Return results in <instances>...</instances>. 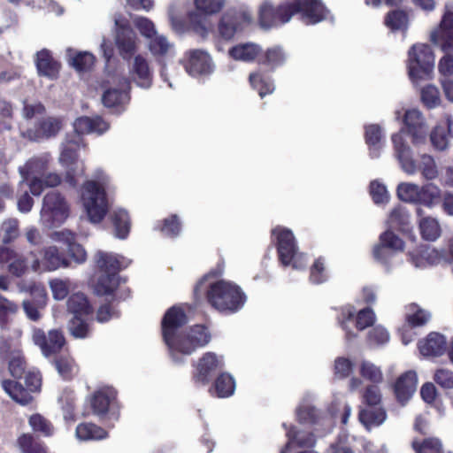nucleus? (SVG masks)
Instances as JSON below:
<instances>
[{
    "mask_svg": "<svg viewBox=\"0 0 453 453\" xmlns=\"http://www.w3.org/2000/svg\"><path fill=\"white\" fill-rule=\"evenodd\" d=\"M196 316V306L187 303L168 308L161 319V335L171 356L190 355L198 347V325L184 326Z\"/></svg>",
    "mask_w": 453,
    "mask_h": 453,
    "instance_id": "f257e3e1",
    "label": "nucleus"
},
{
    "mask_svg": "<svg viewBox=\"0 0 453 453\" xmlns=\"http://www.w3.org/2000/svg\"><path fill=\"white\" fill-rule=\"evenodd\" d=\"M327 10L321 0H289L275 8L270 1L259 7V23L264 28L277 27L288 22L299 14L307 25L316 24L326 18Z\"/></svg>",
    "mask_w": 453,
    "mask_h": 453,
    "instance_id": "f03ea898",
    "label": "nucleus"
},
{
    "mask_svg": "<svg viewBox=\"0 0 453 453\" xmlns=\"http://www.w3.org/2000/svg\"><path fill=\"white\" fill-rule=\"evenodd\" d=\"M395 156L401 168L408 174H414L418 170L426 180H434L438 176V169L434 157L428 154L420 156L418 166L412 157L410 146L404 141L402 133L392 135Z\"/></svg>",
    "mask_w": 453,
    "mask_h": 453,
    "instance_id": "7ed1b4c3",
    "label": "nucleus"
},
{
    "mask_svg": "<svg viewBox=\"0 0 453 453\" xmlns=\"http://www.w3.org/2000/svg\"><path fill=\"white\" fill-rule=\"evenodd\" d=\"M167 15L175 34L183 35L198 32V0H173Z\"/></svg>",
    "mask_w": 453,
    "mask_h": 453,
    "instance_id": "20e7f679",
    "label": "nucleus"
},
{
    "mask_svg": "<svg viewBox=\"0 0 453 453\" xmlns=\"http://www.w3.org/2000/svg\"><path fill=\"white\" fill-rule=\"evenodd\" d=\"M206 297L212 307L222 312H236L246 302V296L240 287L225 280L211 284Z\"/></svg>",
    "mask_w": 453,
    "mask_h": 453,
    "instance_id": "39448f33",
    "label": "nucleus"
},
{
    "mask_svg": "<svg viewBox=\"0 0 453 453\" xmlns=\"http://www.w3.org/2000/svg\"><path fill=\"white\" fill-rule=\"evenodd\" d=\"M81 200L92 223H100L109 211L105 187L97 180H88L81 187Z\"/></svg>",
    "mask_w": 453,
    "mask_h": 453,
    "instance_id": "423d86ee",
    "label": "nucleus"
},
{
    "mask_svg": "<svg viewBox=\"0 0 453 453\" xmlns=\"http://www.w3.org/2000/svg\"><path fill=\"white\" fill-rule=\"evenodd\" d=\"M82 143L81 136L66 140L59 157V162L65 168L64 180L72 188H76L78 177L85 174L84 163L79 160V150Z\"/></svg>",
    "mask_w": 453,
    "mask_h": 453,
    "instance_id": "0eeeda50",
    "label": "nucleus"
},
{
    "mask_svg": "<svg viewBox=\"0 0 453 453\" xmlns=\"http://www.w3.org/2000/svg\"><path fill=\"white\" fill-rule=\"evenodd\" d=\"M409 76L413 83L432 78L434 55L427 44H414L408 52Z\"/></svg>",
    "mask_w": 453,
    "mask_h": 453,
    "instance_id": "6e6552de",
    "label": "nucleus"
},
{
    "mask_svg": "<svg viewBox=\"0 0 453 453\" xmlns=\"http://www.w3.org/2000/svg\"><path fill=\"white\" fill-rule=\"evenodd\" d=\"M24 375L27 388H24L20 382L12 380H4L2 387L13 401L21 405H27L33 401L30 393L41 390L42 377L39 372L35 371H29Z\"/></svg>",
    "mask_w": 453,
    "mask_h": 453,
    "instance_id": "1a4fd4ad",
    "label": "nucleus"
},
{
    "mask_svg": "<svg viewBox=\"0 0 453 453\" xmlns=\"http://www.w3.org/2000/svg\"><path fill=\"white\" fill-rule=\"evenodd\" d=\"M138 37L129 21L121 17L115 19L114 43L120 58L129 62L138 50Z\"/></svg>",
    "mask_w": 453,
    "mask_h": 453,
    "instance_id": "9d476101",
    "label": "nucleus"
},
{
    "mask_svg": "<svg viewBox=\"0 0 453 453\" xmlns=\"http://www.w3.org/2000/svg\"><path fill=\"white\" fill-rule=\"evenodd\" d=\"M273 234H277L278 253L280 262L283 265H288L292 263L295 269H302L306 266V262H303V254H297L293 233L286 228L276 227L273 230Z\"/></svg>",
    "mask_w": 453,
    "mask_h": 453,
    "instance_id": "9b49d317",
    "label": "nucleus"
},
{
    "mask_svg": "<svg viewBox=\"0 0 453 453\" xmlns=\"http://www.w3.org/2000/svg\"><path fill=\"white\" fill-rule=\"evenodd\" d=\"M32 339L46 357L60 353L66 344L61 329H51L46 334L42 328L35 327L33 330Z\"/></svg>",
    "mask_w": 453,
    "mask_h": 453,
    "instance_id": "f8f14e48",
    "label": "nucleus"
},
{
    "mask_svg": "<svg viewBox=\"0 0 453 453\" xmlns=\"http://www.w3.org/2000/svg\"><path fill=\"white\" fill-rule=\"evenodd\" d=\"M252 17L250 12L242 8L240 10H230L226 12L219 25L220 35L228 40L231 39L236 31L242 29L243 25L251 22Z\"/></svg>",
    "mask_w": 453,
    "mask_h": 453,
    "instance_id": "ddd939ff",
    "label": "nucleus"
},
{
    "mask_svg": "<svg viewBox=\"0 0 453 453\" xmlns=\"http://www.w3.org/2000/svg\"><path fill=\"white\" fill-rule=\"evenodd\" d=\"M42 255V260L34 252H30L32 257L31 269L37 272L42 268L44 271H55L61 266L66 267L68 262L65 258L64 255L59 252L56 246H50L40 251Z\"/></svg>",
    "mask_w": 453,
    "mask_h": 453,
    "instance_id": "4468645a",
    "label": "nucleus"
},
{
    "mask_svg": "<svg viewBox=\"0 0 453 453\" xmlns=\"http://www.w3.org/2000/svg\"><path fill=\"white\" fill-rule=\"evenodd\" d=\"M62 127V118L49 116L40 119L34 128L27 129V134L31 141L37 142L57 136Z\"/></svg>",
    "mask_w": 453,
    "mask_h": 453,
    "instance_id": "2eb2a0df",
    "label": "nucleus"
},
{
    "mask_svg": "<svg viewBox=\"0 0 453 453\" xmlns=\"http://www.w3.org/2000/svg\"><path fill=\"white\" fill-rule=\"evenodd\" d=\"M117 391L111 387H104L96 390L89 398L93 414L103 419L109 412L110 407L117 401Z\"/></svg>",
    "mask_w": 453,
    "mask_h": 453,
    "instance_id": "dca6fc26",
    "label": "nucleus"
},
{
    "mask_svg": "<svg viewBox=\"0 0 453 453\" xmlns=\"http://www.w3.org/2000/svg\"><path fill=\"white\" fill-rule=\"evenodd\" d=\"M47 169V163L42 159L35 158L26 164V169L21 170L23 181H27L32 195L40 196L46 188L42 179L37 176L30 178L31 174H44Z\"/></svg>",
    "mask_w": 453,
    "mask_h": 453,
    "instance_id": "f3484780",
    "label": "nucleus"
},
{
    "mask_svg": "<svg viewBox=\"0 0 453 453\" xmlns=\"http://www.w3.org/2000/svg\"><path fill=\"white\" fill-rule=\"evenodd\" d=\"M430 40L443 51L453 50V12L444 13L439 27L431 33Z\"/></svg>",
    "mask_w": 453,
    "mask_h": 453,
    "instance_id": "a211bd4d",
    "label": "nucleus"
},
{
    "mask_svg": "<svg viewBox=\"0 0 453 453\" xmlns=\"http://www.w3.org/2000/svg\"><path fill=\"white\" fill-rule=\"evenodd\" d=\"M122 88H109L102 96L103 104L109 109H113L117 112L124 110L126 104L130 100L129 88L130 83L127 78H122Z\"/></svg>",
    "mask_w": 453,
    "mask_h": 453,
    "instance_id": "6ab92c4d",
    "label": "nucleus"
},
{
    "mask_svg": "<svg viewBox=\"0 0 453 453\" xmlns=\"http://www.w3.org/2000/svg\"><path fill=\"white\" fill-rule=\"evenodd\" d=\"M404 123L411 135L413 144L423 143L426 140L427 127L418 110L412 109L405 112Z\"/></svg>",
    "mask_w": 453,
    "mask_h": 453,
    "instance_id": "aec40b11",
    "label": "nucleus"
},
{
    "mask_svg": "<svg viewBox=\"0 0 453 453\" xmlns=\"http://www.w3.org/2000/svg\"><path fill=\"white\" fill-rule=\"evenodd\" d=\"M42 210L53 219L64 220L68 216V205L65 197L56 191L49 192L43 197Z\"/></svg>",
    "mask_w": 453,
    "mask_h": 453,
    "instance_id": "412c9836",
    "label": "nucleus"
},
{
    "mask_svg": "<svg viewBox=\"0 0 453 453\" xmlns=\"http://www.w3.org/2000/svg\"><path fill=\"white\" fill-rule=\"evenodd\" d=\"M35 65L40 76H45L50 80L58 77L61 65L49 50L43 49L36 53Z\"/></svg>",
    "mask_w": 453,
    "mask_h": 453,
    "instance_id": "4be33fe9",
    "label": "nucleus"
},
{
    "mask_svg": "<svg viewBox=\"0 0 453 453\" xmlns=\"http://www.w3.org/2000/svg\"><path fill=\"white\" fill-rule=\"evenodd\" d=\"M95 262L100 272L109 274H119L122 269L127 266L123 257L101 250L96 253Z\"/></svg>",
    "mask_w": 453,
    "mask_h": 453,
    "instance_id": "5701e85b",
    "label": "nucleus"
},
{
    "mask_svg": "<svg viewBox=\"0 0 453 453\" xmlns=\"http://www.w3.org/2000/svg\"><path fill=\"white\" fill-rule=\"evenodd\" d=\"M417 388V374L414 371H408L396 380L394 389L396 399L404 404L414 394Z\"/></svg>",
    "mask_w": 453,
    "mask_h": 453,
    "instance_id": "b1692460",
    "label": "nucleus"
},
{
    "mask_svg": "<svg viewBox=\"0 0 453 453\" xmlns=\"http://www.w3.org/2000/svg\"><path fill=\"white\" fill-rule=\"evenodd\" d=\"M380 243L373 250V256L379 261H386L389 257V252L387 249H391L395 251L403 250V242L396 234L391 231H386L380 236Z\"/></svg>",
    "mask_w": 453,
    "mask_h": 453,
    "instance_id": "393cba45",
    "label": "nucleus"
},
{
    "mask_svg": "<svg viewBox=\"0 0 453 453\" xmlns=\"http://www.w3.org/2000/svg\"><path fill=\"white\" fill-rule=\"evenodd\" d=\"M418 349L425 357H439L446 351L447 342L442 334L433 332L418 342Z\"/></svg>",
    "mask_w": 453,
    "mask_h": 453,
    "instance_id": "a878e982",
    "label": "nucleus"
},
{
    "mask_svg": "<svg viewBox=\"0 0 453 453\" xmlns=\"http://www.w3.org/2000/svg\"><path fill=\"white\" fill-rule=\"evenodd\" d=\"M132 73L135 75L136 83L143 88H149L152 84V73L147 59L142 55L134 57Z\"/></svg>",
    "mask_w": 453,
    "mask_h": 453,
    "instance_id": "bb28decb",
    "label": "nucleus"
},
{
    "mask_svg": "<svg viewBox=\"0 0 453 453\" xmlns=\"http://www.w3.org/2000/svg\"><path fill=\"white\" fill-rule=\"evenodd\" d=\"M417 214L420 218L418 226L421 236L426 241H435L441 235V226L436 219L423 217V210L417 209Z\"/></svg>",
    "mask_w": 453,
    "mask_h": 453,
    "instance_id": "cd10ccee",
    "label": "nucleus"
},
{
    "mask_svg": "<svg viewBox=\"0 0 453 453\" xmlns=\"http://www.w3.org/2000/svg\"><path fill=\"white\" fill-rule=\"evenodd\" d=\"M35 298L23 301V309L27 318L33 321L41 319L40 309L44 308L47 301V295L43 288L35 289Z\"/></svg>",
    "mask_w": 453,
    "mask_h": 453,
    "instance_id": "c85d7f7f",
    "label": "nucleus"
},
{
    "mask_svg": "<svg viewBox=\"0 0 453 453\" xmlns=\"http://www.w3.org/2000/svg\"><path fill=\"white\" fill-rule=\"evenodd\" d=\"M53 365L60 377L65 380H72L79 372V367L70 355H58L53 360Z\"/></svg>",
    "mask_w": 453,
    "mask_h": 453,
    "instance_id": "c756f323",
    "label": "nucleus"
},
{
    "mask_svg": "<svg viewBox=\"0 0 453 453\" xmlns=\"http://www.w3.org/2000/svg\"><path fill=\"white\" fill-rule=\"evenodd\" d=\"M75 434L81 441H94L106 438L108 432L94 423L83 422L77 426Z\"/></svg>",
    "mask_w": 453,
    "mask_h": 453,
    "instance_id": "7c9ffc66",
    "label": "nucleus"
},
{
    "mask_svg": "<svg viewBox=\"0 0 453 453\" xmlns=\"http://www.w3.org/2000/svg\"><path fill=\"white\" fill-rule=\"evenodd\" d=\"M119 285V274L103 273L97 280L95 291L98 296H111L115 300V291Z\"/></svg>",
    "mask_w": 453,
    "mask_h": 453,
    "instance_id": "2f4dec72",
    "label": "nucleus"
},
{
    "mask_svg": "<svg viewBox=\"0 0 453 453\" xmlns=\"http://www.w3.org/2000/svg\"><path fill=\"white\" fill-rule=\"evenodd\" d=\"M67 308L73 316H87L93 312V308L83 293L73 294L68 298Z\"/></svg>",
    "mask_w": 453,
    "mask_h": 453,
    "instance_id": "473e14b6",
    "label": "nucleus"
},
{
    "mask_svg": "<svg viewBox=\"0 0 453 453\" xmlns=\"http://www.w3.org/2000/svg\"><path fill=\"white\" fill-rule=\"evenodd\" d=\"M17 445L22 453H48L46 444L36 440L32 434L24 433L17 439Z\"/></svg>",
    "mask_w": 453,
    "mask_h": 453,
    "instance_id": "72a5a7b5",
    "label": "nucleus"
},
{
    "mask_svg": "<svg viewBox=\"0 0 453 453\" xmlns=\"http://www.w3.org/2000/svg\"><path fill=\"white\" fill-rule=\"evenodd\" d=\"M431 318V314L418 306L411 303L406 307L405 320L410 327L422 326L426 325Z\"/></svg>",
    "mask_w": 453,
    "mask_h": 453,
    "instance_id": "f704fd0d",
    "label": "nucleus"
},
{
    "mask_svg": "<svg viewBox=\"0 0 453 453\" xmlns=\"http://www.w3.org/2000/svg\"><path fill=\"white\" fill-rule=\"evenodd\" d=\"M223 361L221 357H217L213 352L205 353L200 358V380L207 381L208 376L217 369L222 367Z\"/></svg>",
    "mask_w": 453,
    "mask_h": 453,
    "instance_id": "c9c22d12",
    "label": "nucleus"
},
{
    "mask_svg": "<svg viewBox=\"0 0 453 453\" xmlns=\"http://www.w3.org/2000/svg\"><path fill=\"white\" fill-rule=\"evenodd\" d=\"M111 222L115 235L119 239H126L130 232V218L127 211L118 210L111 215Z\"/></svg>",
    "mask_w": 453,
    "mask_h": 453,
    "instance_id": "e433bc0d",
    "label": "nucleus"
},
{
    "mask_svg": "<svg viewBox=\"0 0 453 453\" xmlns=\"http://www.w3.org/2000/svg\"><path fill=\"white\" fill-rule=\"evenodd\" d=\"M260 50V47L255 43H243L230 49L229 54L235 60L249 62L254 60Z\"/></svg>",
    "mask_w": 453,
    "mask_h": 453,
    "instance_id": "4c0bfd02",
    "label": "nucleus"
},
{
    "mask_svg": "<svg viewBox=\"0 0 453 453\" xmlns=\"http://www.w3.org/2000/svg\"><path fill=\"white\" fill-rule=\"evenodd\" d=\"M234 389L235 381L229 373H221L214 382V391L218 397H228L234 394Z\"/></svg>",
    "mask_w": 453,
    "mask_h": 453,
    "instance_id": "58836bf2",
    "label": "nucleus"
},
{
    "mask_svg": "<svg viewBox=\"0 0 453 453\" xmlns=\"http://www.w3.org/2000/svg\"><path fill=\"white\" fill-rule=\"evenodd\" d=\"M28 424L35 433L44 437H50L54 434L52 423L39 413L31 415L28 418Z\"/></svg>",
    "mask_w": 453,
    "mask_h": 453,
    "instance_id": "ea45409f",
    "label": "nucleus"
},
{
    "mask_svg": "<svg viewBox=\"0 0 453 453\" xmlns=\"http://www.w3.org/2000/svg\"><path fill=\"white\" fill-rule=\"evenodd\" d=\"M386 417V411L382 408L364 409L359 412L360 422L367 427L382 424Z\"/></svg>",
    "mask_w": 453,
    "mask_h": 453,
    "instance_id": "a19ab883",
    "label": "nucleus"
},
{
    "mask_svg": "<svg viewBox=\"0 0 453 453\" xmlns=\"http://www.w3.org/2000/svg\"><path fill=\"white\" fill-rule=\"evenodd\" d=\"M32 257L30 253L27 256L14 252L13 258L10 261L8 271L16 277L23 276L31 266Z\"/></svg>",
    "mask_w": 453,
    "mask_h": 453,
    "instance_id": "79ce46f5",
    "label": "nucleus"
},
{
    "mask_svg": "<svg viewBox=\"0 0 453 453\" xmlns=\"http://www.w3.org/2000/svg\"><path fill=\"white\" fill-rule=\"evenodd\" d=\"M396 193L398 198L403 202L418 203L420 199V187L414 183H400Z\"/></svg>",
    "mask_w": 453,
    "mask_h": 453,
    "instance_id": "37998d69",
    "label": "nucleus"
},
{
    "mask_svg": "<svg viewBox=\"0 0 453 453\" xmlns=\"http://www.w3.org/2000/svg\"><path fill=\"white\" fill-rule=\"evenodd\" d=\"M156 228L165 236L176 237L181 229L180 219L176 214H172L158 221Z\"/></svg>",
    "mask_w": 453,
    "mask_h": 453,
    "instance_id": "c03bdc74",
    "label": "nucleus"
},
{
    "mask_svg": "<svg viewBox=\"0 0 453 453\" xmlns=\"http://www.w3.org/2000/svg\"><path fill=\"white\" fill-rule=\"evenodd\" d=\"M82 317L73 316L68 323L70 334L75 339H85L90 334V326Z\"/></svg>",
    "mask_w": 453,
    "mask_h": 453,
    "instance_id": "a18cd8bd",
    "label": "nucleus"
},
{
    "mask_svg": "<svg viewBox=\"0 0 453 453\" xmlns=\"http://www.w3.org/2000/svg\"><path fill=\"white\" fill-rule=\"evenodd\" d=\"M382 137L381 129L378 125H369L365 127V141L370 146L372 157H378L380 154L378 143Z\"/></svg>",
    "mask_w": 453,
    "mask_h": 453,
    "instance_id": "49530a36",
    "label": "nucleus"
},
{
    "mask_svg": "<svg viewBox=\"0 0 453 453\" xmlns=\"http://www.w3.org/2000/svg\"><path fill=\"white\" fill-rule=\"evenodd\" d=\"M172 46L165 36L158 35L151 37L149 42V50L156 58L165 57Z\"/></svg>",
    "mask_w": 453,
    "mask_h": 453,
    "instance_id": "de8ad7c7",
    "label": "nucleus"
},
{
    "mask_svg": "<svg viewBox=\"0 0 453 453\" xmlns=\"http://www.w3.org/2000/svg\"><path fill=\"white\" fill-rule=\"evenodd\" d=\"M440 197L441 189L436 185L428 183L420 188V199H418V203L432 207Z\"/></svg>",
    "mask_w": 453,
    "mask_h": 453,
    "instance_id": "09e8293b",
    "label": "nucleus"
},
{
    "mask_svg": "<svg viewBox=\"0 0 453 453\" xmlns=\"http://www.w3.org/2000/svg\"><path fill=\"white\" fill-rule=\"evenodd\" d=\"M421 101L428 109L437 107L441 104V95L438 88L429 84L420 91Z\"/></svg>",
    "mask_w": 453,
    "mask_h": 453,
    "instance_id": "8fccbe9b",
    "label": "nucleus"
},
{
    "mask_svg": "<svg viewBox=\"0 0 453 453\" xmlns=\"http://www.w3.org/2000/svg\"><path fill=\"white\" fill-rule=\"evenodd\" d=\"M96 61V58L92 53L83 51L78 52L72 58V65L78 72H88L91 70Z\"/></svg>",
    "mask_w": 453,
    "mask_h": 453,
    "instance_id": "3c124183",
    "label": "nucleus"
},
{
    "mask_svg": "<svg viewBox=\"0 0 453 453\" xmlns=\"http://www.w3.org/2000/svg\"><path fill=\"white\" fill-rule=\"evenodd\" d=\"M408 24L407 14L403 11H393L387 14L385 25L392 30L406 29Z\"/></svg>",
    "mask_w": 453,
    "mask_h": 453,
    "instance_id": "603ef678",
    "label": "nucleus"
},
{
    "mask_svg": "<svg viewBox=\"0 0 453 453\" xmlns=\"http://www.w3.org/2000/svg\"><path fill=\"white\" fill-rule=\"evenodd\" d=\"M180 63L190 76H198V50L194 49L185 52Z\"/></svg>",
    "mask_w": 453,
    "mask_h": 453,
    "instance_id": "864d4df0",
    "label": "nucleus"
},
{
    "mask_svg": "<svg viewBox=\"0 0 453 453\" xmlns=\"http://www.w3.org/2000/svg\"><path fill=\"white\" fill-rule=\"evenodd\" d=\"M360 374L373 383H380L383 380L380 368L369 361H363L361 363Z\"/></svg>",
    "mask_w": 453,
    "mask_h": 453,
    "instance_id": "5fc2aeb1",
    "label": "nucleus"
},
{
    "mask_svg": "<svg viewBox=\"0 0 453 453\" xmlns=\"http://www.w3.org/2000/svg\"><path fill=\"white\" fill-rule=\"evenodd\" d=\"M250 82L258 91L261 97L272 93L274 89L273 82L269 80H265L260 73H250Z\"/></svg>",
    "mask_w": 453,
    "mask_h": 453,
    "instance_id": "6e6d98bb",
    "label": "nucleus"
},
{
    "mask_svg": "<svg viewBox=\"0 0 453 453\" xmlns=\"http://www.w3.org/2000/svg\"><path fill=\"white\" fill-rule=\"evenodd\" d=\"M430 141L437 150H445L449 147V141L442 126H436L430 134Z\"/></svg>",
    "mask_w": 453,
    "mask_h": 453,
    "instance_id": "4d7b16f0",
    "label": "nucleus"
},
{
    "mask_svg": "<svg viewBox=\"0 0 453 453\" xmlns=\"http://www.w3.org/2000/svg\"><path fill=\"white\" fill-rule=\"evenodd\" d=\"M115 300L107 302L99 306L96 312V320L100 323L108 322L112 318H119V311L116 309V306L113 304Z\"/></svg>",
    "mask_w": 453,
    "mask_h": 453,
    "instance_id": "13d9d810",
    "label": "nucleus"
},
{
    "mask_svg": "<svg viewBox=\"0 0 453 453\" xmlns=\"http://www.w3.org/2000/svg\"><path fill=\"white\" fill-rule=\"evenodd\" d=\"M225 5V0H200V19L219 13ZM202 24L200 23V30Z\"/></svg>",
    "mask_w": 453,
    "mask_h": 453,
    "instance_id": "bf43d9fd",
    "label": "nucleus"
},
{
    "mask_svg": "<svg viewBox=\"0 0 453 453\" xmlns=\"http://www.w3.org/2000/svg\"><path fill=\"white\" fill-rule=\"evenodd\" d=\"M1 233L4 232L3 242L5 244L13 242L19 235V225L16 219L4 220L1 226Z\"/></svg>",
    "mask_w": 453,
    "mask_h": 453,
    "instance_id": "052dcab7",
    "label": "nucleus"
},
{
    "mask_svg": "<svg viewBox=\"0 0 453 453\" xmlns=\"http://www.w3.org/2000/svg\"><path fill=\"white\" fill-rule=\"evenodd\" d=\"M134 27L139 30L141 35L150 39L157 35L154 23L146 17H137L134 19Z\"/></svg>",
    "mask_w": 453,
    "mask_h": 453,
    "instance_id": "680f3d73",
    "label": "nucleus"
},
{
    "mask_svg": "<svg viewBox=\"0 0 453 453\" xmlns=\"http://www.w3.org/2000/svg\"><path fill=\"white\" fill-rule=\"evenodd\" d=\"M410 215L402 207L395 208L389 216V222L392 226L404 228L409 224Z\"/></svg>",
    "mask_w": 453,
    "mask_h": 453,
    "instance_id": "e2e57ef3",
    "label": "nucleus"
},
{
    "mask_svg": "<svg viewBox=\"0 0 453 453\" xmlns=\"http://www.w3.org/2000/svg\"><path fill=\"white\" fill-rule=\"evenodd\" d=\"M27 362L24 357L17 356L11 358L9 361V371L11 375L19 380L23 378L26 373Z\"/></svg>",
    "mask_w": 453,
    "mask_h": 453,
    "instance_id": "0e129e2a",
    "label": "nucleus"
},
{
    "mask_svg": "<svg viewBox=\"0 0 453 453\" xmlns=\"http://www.w3.org/2000/svg\"><path fill=\"white\" fill-rule=\"evenodd\" d=\"M434 381L443 388H453V372L446 368H440L434 375Z\"/></svg>",
    "mask_w": 453,
    "mask_h": 453,
    "instance_id": "69168bd1",
    "label": "nucleus"
},
{
    "mask_svg": "<svg viewBox=\"0 0 453 453\" xmlns=\"http://www.w3.org/2000/svg\"><path fill=\"white\" fill-rule=\"evenodd\" d=\"M370 194L375 203H387L388 200V194L384 185L374 180L370 184Z\"/></svg>",
    "mask_w": 453,
    "mask_h": 453,
    "instance_id": "338daca9",
    "label": "nucleus"
},
{
    "mask_svg": "<svg viewBox=\"0 0 453 453\" xmlns=\"http://www.w3.org/2000/svg\"><path fill=\"white\" fill-rule=\"evenodd\" d=\"M364 402L372 407L378 405L381 401V393L380 388L375 385H370L365 388L363 393Z\"/></svg>",
    "mask_w": 453,
    "mask_h": 453,
    "instance_id": "774afa93",
    "label": "nucleus"
}]
</instances>
